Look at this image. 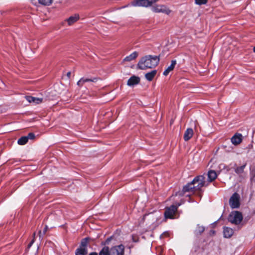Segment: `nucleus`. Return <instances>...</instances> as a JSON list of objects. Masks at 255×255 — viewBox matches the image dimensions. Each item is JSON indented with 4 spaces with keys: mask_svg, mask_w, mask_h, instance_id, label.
<instances>
[{
    "mask_svg": "<svg viewBox=\"0 0 255 255\" xmlns=\"http://www.w3.org/2000/svg\"><path fill=\"white\" fill-rule=\"evenodd\" d=\"M206 176L204 175H199L195 177L192 182L184 186L181 191L177 193L175 196H189L190 194H186L187 192L194 193L196 191L200 190L203 187L207 186Z\"/></svg>",
    "mask_w": 255,
    "mask_h": 255,
    "instance_id": "1",
    "label": "nucleus"
},
{
    "mask_svg": "<svg viewBox=\"0 0 255 255\" xmlns=\"http://www.w3.org/2000/svg\"><path fill=\"white\" fill-rule=\"evenodd\" d=\"M159 58L157 56L146 55L143 57L138 63L139 69L145 70L147 68H152L158 64Z\"/></svg>",
    "mask_w": 255,
    "mask_h": 255,
    "instance_id": "2",
    "label": "nucleus"
},
{
    "mask_svg": "<svg viewBox=\"0 0 255 255\" xmlns=\"http://www.w3.org/2000/svg\"><path fill=\"white\" fill-rule=\"evenodd\" d=\"M243 220V216L241 212L239 211L232 212L228 217V221L234 225H239Z\"/></svg>",
    "mask_w": 255,
    "mask_h": 255,
    "instance_id": "3",
    "label": "nucleus"
},
{
    "mask_svg": "<svg viewBox=\"0 0 255 255\" xmlns=\"http://www.w3.org/2000/svg\"><path fill=\"white\" fill-rule=\"evenodd\" d=\"M159 0H134L131 2V5L134 6L149 7Z\"/></svg>",
    "mask_w": 255,
    "mask_h": 255,
    "instance_id": "4",
    "label": "nucleus"
},
{
    "mask_svg": "<svg viewBox=\"0 0 255 255\" xmlns=\"http://www.w3.org/2000/svg\"><path fill=\"white\" fill-rule=\"evenodd\" d=\"M181 203H178L177 205H172L170 207L166 208L164 212L165 218L173 219L174 216L177 210L178 207Z\"/></svg>",
    "mask_w": 255,
    "mask_h": 255,
    "instance_id": "5",
    "label": "nucleus"
},
{
    "mask_svg": "<svg viewBox=\"0 0 255 255\" xmlns=\"http://www.w3.org/2000/svg\"><path fill=\"white\" fill-rule=\"evenodd\" d=\"M229 204L232 209L238 208L240 205V196L237 193H234L231 197Z\"/></svg>",
    "mask_w": 255,
    "mask_h": 255,
    "instance_id": "6",
    "label": "nucleus"
},
{
    "mask_svg": "<svg viewBox=\"0 0 255 255\" xmlns=\"http://www.w3.org/2000/svg\"><path fill=\"white\" fill-rule=\"evenodd\" d=\"M151 9L154 12H161L167 15L171 13V10L166 5L163 4H156L152 6Z\"/></svg>",
    "mask_w": 255,
    "mask_h": 255,
    "instance_id": "7",
    "label": "nucleus"
},
{
    "mask_svg": "<svg viewBox=\"0 0 255 255\" xmlns=\"http://www.w3.org/2000/svg\"><path fill=\"white\" fill-rule=\"evenodd\" d=\"M124 246L122 245L115 246L109 250V255H124Z\"/></svg>",
    "mask_w": 255,
    "mask_h": 255,
    "instance_id": "8",
    "label": "nucleus"
},
{
    "mask_svg": "<svg viewBox=\"0 0 255 255\" xmlns=\"http://www.w3.org/2000/svg\"><path fill=\"white\" fill-rule=\"evenodd\" d=\"M139 82V77L135 76H132L128 80L127 85L129 86H133L138 84Z\"/></svg>",
    "mask_w": 255,
    "mask_h": 255,
    "instance_id": "9",
    "label": "nucleus"
},
{
    "mask_svg": "<svg viewBox=\"0 0 255 255\" xmlns=\"http://www.w3.org/2000/svg\"><path fill=\"white\" fill-rule=\"evenodd\" d=\"M208 180L206 181L208 184L214 181L217 176L216 172L214 170H209L207 174Z\"/></svg>",
    "mask_w": 255,
    "mask_h": 255,
    "instance_id": "10",
    "label": "nucleus"
},
{
    "mask_svg": "<svg viewBox=\"0 0 255 255\" xmlns=\"http://www.w3.org/2000/svg\"><path fill=\"white\" fill-rule=\"evenodd\" d=\"M242 140V135L241 134H236L231 138V141L234 145H238Z\"/></svg>",
    "mask_w": 255,
    "mask_h": 255,
    "instance_id": "11",
    "label": "nucleus"
},
{
    "mask_svg": "<svg viewBox=\"0 0 255 255\" xmlns=\"http://www.w3.org/2000/svg\"><path fill=\"white\" fill-rule=\"evenodd\" d=\"M25 98L29 103H33L35 104H39L43 102V99L40 98H36L32 96H26Z\"/></svg>",
    "mask_w": 255,
    "mask_h": 255,
    "instance_id": "12",
    "label": "nucleus"
},
{
    "mask_svg": "<svg viewBox=\"0 0 255 255\" xmlns=\"http://www.w3.org/2000/svg\"><path fill=\"white\" fill-rule=\"evenodd\" d=\"M194 132L191 128H188L185 131L184 134V139L185 141H188L193 136Z\"/></svg>",
    "mask_w": 255,
    "mask_h": 255,
    "instance_id": "13",
    "label": "nucleus"
},
{
    "mask_svg": "<svg viewBox=\"0 0 255 255\" xmlns=\"http://www.w3.org/2000/svg\"><path fill=\"white\" fill-rule=\"evenodd\" d=\"M97 80H98V78H94L93 79L82 78L78 81L77 85L81 87L83 85V84L85 82H97Z\"/></svg>",
    "mask_w": 255,
    "mask_h": 255,
    "instance_id": "14",
    "label": "nucleus"
},
{
    "mask_svg": "<svg viewBox=\"0 0 255 255\" xmlns=\"http://www.w3.org/2000/svg\"><path fill=\"white\" fill-rule=\"evenodd\" d=\"M176 64V61L175 60H172L171 61V64L168 66V67L163 72V75L167 76L168 75L170 72L172 71Z\"/></svg>",
    "mask_w": 255,
    "mask_h": 255,
    "instance_id": "15",
    "label": "nucleus"
},
{
    "mask_svg": "<svg viewBox=\"0 0 255 255\" xmlns=\"http://www.w3.org/2000/svg\"><path fill=\"white\" fill-rule=\"evenodd\" d=\"M224 236L225 238H230L234 234V231L232 229L228 227L224 228Z\"/></svg>",
    "mask_w": 255,
    "mask_h": 255,
    "instance_id": "16",
    "label": "nucleus"
},
{
    "mask_svg": "<svg viewBox=\"0 0 255 255\" xmlns=\"http://www.w3.org/2000/svg\"><path fill=\"white\" fill-rule=\"evenodd\" d=\"M79 19V16L77 14H75L74 15L70 16L69 18L66 19L68 24L71 25L74 23L76 22Z\"/></svg>",
    "mask_w": 255,
    "mask_h": 255,
    "instance_id": "17",
    "label": "nucleus"
},
{
    "mask_svg": "<svg viewBox=\"0 0 255 255\" xmlns=\"http://www.w3.org/2000/svg\"><path fill=\"white\" fill-rule=\"evenodd\" d=\"M138 53L136 51H134L129 55L126 56L123 60L124 61L129 62L134 60L137 56Z\"/></svg>",
    "mask_w": 255,
    "mask_h": 255,
    "instance_id": "18",
    "label": "nucleus"
},
{
    "mask_svg": "<svg viewBox=\"0 0 255 255\" xmlns=\"http://www.w3.org/2000/svg\"><path fill=\"white\" fill-rule=\"evenodd\" d=\"M157 73L156 70H154L145 75V78L149 81H151L155 77Z\"/></svg>",
    "mask_w": 255,
    "mask_h": 255,
    "instance_id": "19",
    "label": "nucleus"
},
{
    "mask_svg": "<svg viewBox=\"0 0 255 255\" xmlns=\"http://www.w3.org/2000/svg\"><path fill=\"white\" fill-rule=\"evenodd\" d=\"M246 166V164L243 165L240 167H238L235 169V172L240 175L244 172V169Z\"/></svg>",
    "mask_w": 255,
    "mask_h": 255,
    "instance_id": "20",
    "label": "nucleus"
},
{
    "mask_svg": "<svg viewBox=\"0 0 255 255\" xmlns=\"http://www.w3.org/2000/svg\"><path fill=\"white\" fill-rule=\"evenodd\" d=\"M28 141V137L26 136H22L20 137L17 141V143L19 145H24Z\"/></svg>",
    "mask_w": 255,
    "mask_h": 255,
    "instance_id": "21",
    "label": "nucleus"
},
{
    "mask_svg": "<svg viewBox=\"0 0 255 255\" xmlns=\"http://www.w3.org/2000/svg\"><path fill=\"white\" fill-rule=\"evenodd\" d=\"M204 230L205 228L203 226L198 225L197 229L195 231V234L196 235H201L204 231Z\"/></svg>",
    "mask_w": 255,
    "mask_h": 255,
    "instance_id": "22",
    "label": "nucleus"
},
{
    "mask_svg": "<svg viewBox=\"0 0 255 255\" xmlns=\"http://www.w3.org/2000/svg\"><path fill=\"white\" fill-rule=\"evenodd\" d=\"M87 252L85 248H80L78 249L76 252V255H85Z\"/></svg>",
    "mask_w": 255,
    "mask_h": 255,
    "instance_id": "23",
    "label": "nucleus"
},
{
    "mask_svg": "<svg viewBox=\"0 0 255 255\" xmlns=\"http://www.w3.org/2000/svg\"><path fill=\"white\" fill-rule=\"evenodd\" d=\"M99 255H109V248L107 247H104L100 252Z\"/></svg>",
    "mask_w": 255,
    "mask_h": 255,
    "instance_id": "24",
    "label": "nucleus"
},
{
    "mask_svg": "<svg viewBox=\"0 0 255 255\" xmlns=\"http://www.w3.org/2000/svg\"><path fill=\"white\" fill-rule=\"evenodd\" d=\"M38 1L41 4L49 5L52 3V0H38Z\"/></svg>",
    "mask_w": 255,
    "mask_h": 255,
    "instance_id": "25",
    "label": "nucleus"
},
{
    "mask_svg": "<svg viewBox=\"0 0 255 255\" xmlns=\"http://www.w3.org/2000/svg\"><path fill=\"white\" fill-rule=\"evenodd\" d=\"M195 3L198 5H201L206 4L207 2V0H195Z\"/></svg>",
    "mask_w": 255,
    "mask_h": 255,
    "instance_id": "26",
    "label": "nucleus"
},
{
    "mask_svg": "<svg viewBox=\"0 0 255 255\" xmlns=\"http://www.w3.org/2000/svg\"><path fill=\"white\" fill-rule=\"evenodd\" d=\"M87 240L88 238H85L83 239L81 242V246H82L83 247H86L87 244Z\"/></svg>",
    "mask_w": 255,
    "mask_h": 255,
    "instance_id": "27",
    "label": "nucleus"
},
{
    "mask_svg": "<svg viewBox=\"0 0 255 255\" xmlns=\"http://www.w3.org/2000/svg\"><path fill=\"white\" fill-rule=\"evenodd\" d=\"M27 137H28V140L29 139H33L35 137V135L34 133L30 132L28 133V135L26 136Z\"/></svg>",
    "mask_w": 255,
    "mask_h": 255,
    "instance_id": "28",
    "label": "nucleus"
},
{
    "mask_svg": "<svg viewBox=\"0 0 255 255\" xmlns=\"http://www.w3.org/2000/svg\"><path fill=\"white\" fill-rule=\"evenodd\" d=\"M33 239L32 240V241L30 242V243L28 244V248H30L31 246L32 245V244L34 243V238H35V233H33Z\"/></svg>",
    "mask_w": 255,
    "mask_h": 255,
    "instance_id": "29",
    "label": "nucleus"
},
{
    "mask_svg": "<svg viewBox=\"0 0 255 255\" xmlns=\"http://www.w3.org/2000/svg\"><path fill=\"white\" fill-rule=\"evenodd\" d=\"M111 239H112V237H110V238H108V239L106 240V242H105V244H109V243H110V242L111 241Z\"/></svg>",
    "mask_w": 255,
    "mask_h": 255,
    "instance_id": "30",
    "label": "nucleus"
},
{
    "mask_svg": "<svg viewBox=\"0 0 255 255\" xmlns=\"http://www.w3.org/2000/svg\"><path fill=\"white\" fill-rule=\"evenodd\" d=\"M47 229H48V227L47 226H46L43 230V235H44L45 234V233L47 232Z\"/></svg>",
    "mask_w": 255,
    "mask_h": 255,
    "instance_id": "31",
    "label": "nucleus"
},
{
    "mask_svg": "<svg viewBox=\"0 0 255 255\" xmlns=\"http://www.w3.org/2000/svg\"><path fill=\"white\" fill-rule=\"evenodd\" d=\"M89 255H98L97 253L95 252L91 253Z\"/></svg>",
    "mask_w": 255,
    "mask_h": 255,
    "instance_id": "32",
    "label": "nucleus"
},
{
    "mask_svg": "<svg viewBox=\"0 0 255 255\" xmlns=\"http://www.w3.org/2000/svg\"><path fill=\"white\" fill-rule=\"evenodd\" d=\"M70 75H71V72H68L67 74V76L68 78H70Z\"/></svg>",
    "mask_w": 255,
    "mask_h": 255,
    "instance_id": "33",
    "label": "nucleus"
},
{
    "mask_svg": "<svg viewBox=\"0 0 255 255\" xmlns=\"http://www.w3.org/2000/svg\"><path fill=\"white\" fill-rule=\"evenodd\" d=\"M39 237H40V238H41V234H42V232L41 231H39Z\"/></svg>",
    "mask_w": 255,
    "mask_h": 255,
    "instance_id": "34",
    "label": "nucleus"
},
{
    "mask_svg": "<svg viewBox=\"0 0 255 255\" xmlns=\"http://www.w3.org/2000/svg\"><path fill=\"white\" fill-rule=\"evenodd\" d=\"M253 50H254V52L255 53V46L254 47Z\"/></svg>",
    "mask_w": 255,
    "mask_h": 255,
    "instance_id": "35",
    "label": "nucleus"
},
{
    "mask_svg": "<svg viewBox=\"0 0 255 255\" xmlns=\"http://www.w3.org/2000/svg\"><path fill=\"white\" fill-rule=\"evenodd\" d=\"M195 130H197V127H196V126H195Z\"/></svg>",
    "mask_w": 255,
    "mask_h": 255,
    "instance_id": "36",
    "label": "nucleus"
}]
</instances>
